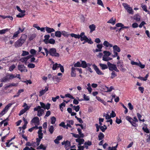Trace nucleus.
Instances as JSON below:
<instances>
[{"mask_svg":"<svg viewBox=\"0 0 150 150\" xmlns=\"http://www.w3.org/2000/svg\"><path fill=\"white\" fill-rule=\"evenodd\" d=\"M62 35H63L64 37H68L69 35L68 33L66 32L65 31H62Z\"/></svg>","mask_w":150,"mask_h":150,"instance_id":"obj_37","label":"nucleus"},{"mask_svg":"<svg viewBox=\"0 0 150 150\" xmlns=\"http://www.w3.org/2000/svg\"><path fill=\"white\" fill-rule=\"evenodd\" d=\"M112 72L111 73V76H110L111 79H113L115 77L117 76V74L115 72V71H112Z\"/></svg>","mask_w":150,"mask_h":150,"instance_id":"obj_28","label":"nucleus"},{"mask_svg":"<svg viewBox=\"0 0 150 150\" xmlns=\"http://www.w3.org/2000/svg\"><path fill=\"white\" fill-rule=\"evenodd\" d=\"M8 76L3 77L0 79V81L1 82H4L7 81L8 80Z\"/></svg>","mask_w":150,"mask_h":150,"instance_id":"obj_26","label":"nucleus"},{"mask_svg":"<svg viewBox=\"0 0 150 150\" xmlns=\"http://www.w3.org/2000/svg\"><path fill=\"white\" fill-rule=\"evenodd\" d=\"M134 18L137 22H138L140 21V16L139 14H136L134 16Z\"/></svg>","mask_w":150,"mask_h":150,"instance_id":"obj_24","label":"nucleus"},{"mask_svg":"<svg viewBox=\"0 0 150 150\" xmlns=\"http://www.w3.org/2000/svg\"><path fill=\"white\" fill-rule=\"evenodd\" d=\"M108 68L110 71H115L117 72H119V71L117 69L116 65L110 63L109 62H108L107 63Z\"/></svg>","mask_w":150,"mask_h":150,"instance_id":"obj_1","label":"nucleus"},{"mask_svg":"<svg viewBox=\"0 0 150 150\" xmlns=\"http://www.w3.org/2000/svg\"><path fill=\"white\" fill-rule=\"evenodd\" d=\"M31 122L32 123L35 124V125H38L40 124L39 118L37 117H35L32 119Z\"/></svg>","mask_w":150,"mask_h":150,"instance_id":"obj_11","label":"nucleus"},{"mask_svg":"<svg viewBox=\"0 0 150 150\" xmlns=\"http://www.w3.org/2000/svg\"><path fill=\"white\" fill-rule=\"evenodd\" d=\"M20 34V32L19 31H16L15 32L13 35L12 38L14 39L15 38H17L18 37V35Z\"/></svg>","mask_w":150,"mask_h":150,"instance_id":"obj_47","label":"nucleus"},{"mask_svg":"<svg viewBox=\"0 0 150 150\" xmlns=\"http://www.w3.org/2000/svg\"><path fill=\"white\" fill-rule=\"evenodd\" d=\"M50 55L52 57H58L59 56V53L57 52V50L55 48H51L49 50Z\"/></svg>","mask_w":150,"mask_h":150,"instance_id":"obj_4","label":"nucleus"},{"mask_svg":"<svg viewBox=\"0 0 150 150\" xmlns=\"http://www.w3.org/2000/svg\"><path fill=\"white\" fill-rule=\"evenodd\" d=\"M122 5L129 13L131 14H133L134 11L129 5L126 3H123Z\"/></svg>","mask_w":150,"mask_h":150,"instance_id":"obj_2","label":"nucleus"},{"mask_svg":"<svg viewBox=\"0 0 150 150\" xmlns=\"http://www.w3.org/2000/svg\"><path fill=\"white\" fill-rule=\"evenodd\" d=\"M96 98L98 100L102 103L104 105H106V102L105 101H104V100L101 98L100 97L96 96Z\"/></svg>","mask_w":150,"mask_h":150,"instance_id":"obj_17","label":"nucleus"},{"mask_svg":"<svg viewBox=\"0 0 150 150\" xmlns=\"http://www.w3.org/2000/svg\"><path fill=\"white\" fill-rule=\"evenodd\" d=\"M16 86V84H15L14 83H11L9 85H7L6 86L4 87V89H7L9 87H11L13 86Z\"/></svg>","mask_w":150,"mask_h":150,"instance_id":"obj_43","label":"nucleus"},{"mask_svg":"<svg viewBox=\"0 0 150 150\" xmlns=\"http://www.w3.org/2000/svg\"><path fill=\"white\" fill-rule=\"evenodd\" d=\"M8 76V80L9 79H13L16 77V76L14 75L13 74H8L7 75Z\"/></svg>","mask_w":150,"mask_h":150,"instance_id":"obj_50","label":"nucleus"},{"mask_svg":"<svg viewBox=\"0 0 150 150\" xmlns=\"http://www.w3.org/2000/svg\"><path fill=\"white\" fill-rule=\"evenodd\" d=\"M92 67L95 71L97 74L99 75H103L104 73L102 72L97 67V66L95 64H93L92 65Z\"/></svg>","mask_w":150,"mask_h":150,"instance_id":"obj_9","label":"nucleus"},{"mask_svg":"<svg viewBox=\"0 0 150 150\" xmlns=\"http://www.w3.org/2000/svg\"><path fill=\"white\" fill-rule=\"evenodd\" d=\"M113 47V51H116L117 52H120V48L117 45H115Z\"/></svg>","mask_w":150,"mask_h":150,"instance_id":"obj_18","label":"nucleus"},{"mask_svg":"<svg viewBox=\"0 0 150 150\" xmlns=\"http://www.w3.org/2000/svg\"><path fill=\"white\" fill-rule=\"evenodd\" d=\"M117 66L120 70L123 72H125L126 69L123 67L124 64L122 61L119 60L117 63Z\"/></svg>","mask_w":150,"mask_h":150,"instance_id":"obj_5","label":"nucleus"},{"mask_svg":"<svg viewBox=\"0 0 150 150\" xmlns=\"http://www.w3.org/2000/svg\"><path fill=\"white\" fill-rule=\"evenodd\" d=\"M89 28L90 29V32L92 33L95 30L96 26L94 24H92L89 26Z\"/></svg>","mask_w":150,"mask_h":150,"instance_id":"obj_19","label":"nucleus"},{"mask_svg":"<svg viewBox=\"0 0 150 150\" xmlns=\"http://www.w3.org/2000/svg\"><path fill=\"white\" fill-rule=\"evenodd\" d=\"M100 129L103 132H104L105 130L107 129V127H104L103 126H100Z\"/></svg>","mask_w":150,"mask_h":150,"instance_id":"obj_63","label":"nucleus"},{"mask_svg":"<svg viewBox=\"0 0 150 150\" xmlns=\"http://www.w3.org/2000/svg\"><path fill=\"white\" fill-rule=\"evenodd\" d=\"M59 67L60 68V70L62 72H64V67L61 64H59Z\"/></svg>","mask_w":150,"mask_h":150,"instance_id":"obj_60","label":"nucleus"},{"mask_svg":"<svg viewBox=\"0 0 150 150\" xmlns=\"http://www.w3.org/2000/svg\"><path fill=\"white\" fill-rule=\"evenodd\" d=\"M28 67L29 68H33L35 67V65L33 63H29L28 64Z\"/></svg>","mask_w":150,"mask_h":150,"instance_id":"obj_59","label":"nucleus"},{"mask_svg":"<svg viewBox=\"0 0 150 150\" xmlns=\"http://www.w3.org/2000/svg\"><path fill=\"white\" fill-rule=\"evenodd\" d=\"M81 67L83 68H86L87 67V63L85 61H82L81 63Z\"/></svg>","mask_w":150,"mask_h":150,"instance_id":"obj_31","label":"nucleus"},{"mask_svg":"<svg viewBox=\"0 0 150 150\" xmlns=\"http://www.w3.org/2000/svg\"><path fill=\"white\" fill-rule=\"evenodd\" d=\"M38 149H43V150H46V147L44 146L42 144H41L40 146L38 147L37 148Z\"/></svg>","mask_w":150,"mask_h":150,"instance_id":"obj_32","label":"nucleus"},{"mask_svg":"<svg viewBox=\"0 0 150 150\" xmlns=\"http://www.w3.org/2000/svg\"><path fill=\"white\" fill-rule=\"evenodd\" d=\"M46 92V91L44 90H42L40 91L39 96H40L44 95L45 93Z\"/></svg>","mask_w":150,"mask_h":150,"instance_id":"obj_61","label":"nucleus"},{"mask_svg":"<svg viewBox=\"0 0 150 150\" xmlns=\"http://www.w3.org/2000/svg\"><path fill=\"white\" fill-rule=\"evenodd\" d=\"M18 70L21 72H25L28 71L26 67L23 64L18 65Z\"/></svg>","mask_w":150,"mask_h":150,"instance_id":"obj_7","label":"nucleus"},{"mask_svg":"<svg viewBox=\"0 0 150 150\" xmlns=\"http://www.w3.org/2000/svg\"><path fill=\"white\" fill-rule=\"evenodd\" d=\"M55 40L52 38L50 39L47 41V44L48 43H50L51 44H54L55 43Z\"/></svg>","mask_w":150,"mask_h":150,"instance_id":"obj_40","label":"nucleus"},{"mask_svg":"<svg viewBox=\"0 0 150 150\" xmlns=\"http://www.w3.org/2000/svg\"><path fill=\"white\" fill-rule=\"evenodd\" d=\"M99 65L101 67L102 70H104L108 68V65L105 64L100 63Z\"/></svg>","mask_w":150,"mask_h":150,"instance_id":"obj_27","label":"nucleus"},{"mask_svg":"<svg viewBox=\"0 0 150 150\" xmlns=\"http://www.w3.org/2000/svg\"><path fill=\"white\" fill-rule=\"evenodd\" d=\"M116 19H115L114 20H113V18H111L110 19L107 23H110L112 24V25H114L115 23Z\"/></svg>","mask_w":150,"mask_h":150,"instance_id":"obj_30","label":"nucleus"},{"mask_svg":"<svg viewBox=\"0 0 150 150\" xmlns=\"http://www.w3.org/2000/svg\"><path fill=\"white\" fill-rule=\"evenodd\" d=\"M80 108V107L79 105H78L76 106L74 105L73 107V109L75 110L76 112H78L79 111Z\"/></svg>","mask_w":150,"mask_h":150,"instance_id":"obj_41","label":"nucleus"},{"mask_svg":"<svg viewBox=\"0 0 150 150\" xmlns=\"http://www.w3.org/2000/svg\"><path fill=\"white\" fill-rule=\"evenodd\" d=\"M38 137L40 139H42L43 138V134L42 132H38Z\"/></svg>","mask_w":150,"mask_h":150,"instance_id":"obj_57","label":"nucleus"},{"mask_svg":"<svg viewBox=\"0 0 150 150\" xmlns=\"http://www.w3.org/2000/svg\"><path fill=\"white\" fill-rule=\"evenodd\" d=\"M77 131H78V133L80 136L81 137L83 138L84 137V135L82 133L81 129L78 128L77 129Z\"/></svg>","mask_w":150,"mask_h":150,"instance_id":"obj_42","label":"nucleus"},{"mask_svg":"<svg viewBox=\"0 0 150 150\" xmlns=\"http://www.w3.org/2000/svg\"><path fill=\"white\" fill-rule=\"evenodd\" d=\"M23 53L21 54V56H24L26 55H28L29 54V52L25 50H23L22 51Z\"/></svg>","mask_w":150,"mask_h":150,"instance_id":"obj_49","label":"nucleus"},{"mask_svg":"<svg viewBox=\"0 0 150 150\" xmlns=\"http://www.w3.org/2000/svg\"><path fill=\"white\" fill-rule=\"evenodd\" d=\"M76 142L79 143V145H80L83 144L84 142V140L83 139H76Z\"/></svg>","mask_w":150,"mask_h":150,"instance_id":"obj_21","label":"nucleus"},{"mask_svg":"<svg viewBox=\"0 0 150 150\" xmlns=\"http://www.w3.org/2000/svg\"><path fill=\"white\" fill-rule=\"evenodd\" d=\"M25 28L23 27H22V28L20 27H19L17 31H19L20 32V33H22L25 30Z\"/></svg>","mask_w":150,"mask_h":150,"instance_id":"obj_54","label":"nucleus"},{"mask_svg":"<svg viewBox=\"0 0 150 150\" xmlns=\"http://www.w3.org/2000/svg\"><path fill=\"white\" fill-rule=\"evenodd\" d=\"M50 36L49 35H46L44 36L45 39L43 40L44 42L46 44H47V41H48Z\"/></svg>","mask_w":150,"mask_h":150,"instance_id":"obj_23","label":"nucleus"},{"mask_svg":"<svg viewBox=\"0 0 150 150\" xmlns=\"http://www.w3.org/2000/svg\"><path fill=\"white\" fill-rule=\"evenodd\" d=\"M20 39H18L15 43V46L16 47H21L24 43Z\"/></svg>","mask_w":150,"mask_h":150,"instance_id":"obj_12","label":"nucleus"},{"mask_svg":"<svg viewBox=\"0 0 150 150\" xmlns=\"http://www.w3.org/2000/svg\"><path fill=\"white\" fill-rule=\"evenodd\" d=\"M49 132L50 133L52 134L53 133L54 131V127L53 125H51L50 127L48 128Z\"/></svg>","mask_w":150,"mask_h":150,"instance_id":"obj_39","label":"nucleus"},{"mask_svg":"<svg viewBox=\"0 0 150 150\" xmlns=\"http://www.w3.org/2000/svg\"><path fill=\"white\" fill-rule=\"evenodd\" d=\"M23 107H25V108L20 111L19 114V116H21L23 115L26 111L28 110L30 108V107L28 106L27 104L25 103H24Z\"/></svg>","mask_w":150,"mask_h":150,"instance_id":"obj_6","label":"nucleus"},{"mask_svg":"<svg viewBox=\"0 0 150 150\" xmlns=\"http://www.w3.org/2000/svg\"><path fill=\"white\" fill-rule=\"evenodd\" d=\"M97 4L103 7H104V6L103 3L101 0H97Z\"/></svg>","mask_w":150,"mask_h":150,"instance_id":"obj_58","label":"nucleus"},{"mask_svg":"<svg viewBox=\"0 0 150 150\" xmlns=\"http://www.w3.org/2000/svg\"><path fill=\"white\" fill-rule=\"evenodd\" d=\"M12 105V103H10L8 104L5 106L3 110H4L5 111H6V112L9 107H10Z\"/></svg>","mask_w":150,"mask_h":150,"instance_id":"obj_38","label":"nucleus"},{"mask_svg":"<svg viewBox=\"0 0 150 150\" xmlns=\"http://www.w3.org/2000/svg\"><path fill=\"white\" fill-rule=\"evenodd\" d=\"M65 97H68L71 99H74V98L70 93H67L65 95Z\"/></svg>","mask_w":150,"mask_h":150,"instance_id":"obj_53","label":"nucleus"},{"mask_svg":"<svg viewBox=\"0 0 150 150\" xmlns=\"http://www.w3.org/2000/svg\"><path fill=\"white\" fill-rule=\"evenodd\" d=\"M103 53L104 54V56L108 57L111 55V53L109 51H104Z\"/></svg>","mask_w":150,"mask_h":150,"instance_id":"obj_46","label":"nucleus"},{"mask_svg":"<svg viewBox=\"0 0 150 150\" xmlns=\"http://www.w3.org/2000/svg\"><path fill=\"white\" fill-rule=\"evenodd\" d=\"M141 7L144 11L146 12H147L148 11L147 10V7L146 5H142Z\"/></svg>","mask_w":150,"mask_h":150,"instance_id":"obj_56","label":"nucleus"},{"mask_svg":"<svg viewBox=\"0 0 150 150\" xmlns=\"http://www.w3.org/2000/svg\"><path fill=\"white\" fill-rule=\"evenodd\" d=\"M27 38V35L25 34L22 35L20 38L19 39L21 40L24 43L25 41Z\"/></svg>","mask_w":150,"mask_h":150,"instance_id":"obj_16","label":"nucleus"},{"mask_svg":"<svg viewBox=\"0 0 150 150\" xmlns=\"http://www.w3.org/2000/svg\"><path fill=\"white\" fill-rule=\"evenodd\" d=\"M84 100L86 101H88L89 100V98L88 96H87L86 95L84 94L83 95Z\"/></svg>","mask_w":150,"mask_h":150,"instance_id":"obj_64","label":"nucleus"},{"mask_svg":"<svg viewBox=\"0 0 150 150\" xmlns=\"http://www.w3.org/2000/svg\"><path fill=\"white\" fill-rule=\"evenodd\" d=\"M45 29L46 31L48 33H51L52 32L55 31V30L53 28L47 26L45 27Z\"/></svg>","mask_w":150,"mask_h":150,"instance_id":"obj_14","label":"nucleus"},{"mask_svg":"<svg viewBox=\"0 0 150 150\" xmlns=\"http://www.w3.org/2000/svg\"><path fill=\"white\" fill-rule=\"evenodd\" d=\"M10 29L6 28L0 30V34H4L9 31Z\"/></svg>","mask_w":150,"mask_h":150,"instance_id":"obj_34","label":"nucleus"},{"mask_svg":"<svg viewBox=\"0 0 150 150\" xmlns=\"http://www.w3.org/2000/svg\"><path fill=\"white\" fill-rule=\"evenodd\" d=\"M70 145V142L69 141L67 140L66 141V144L64 145L66 149H68Z\"/></svg>","mask_w":150,"mask_h":150,"instance_id":"obj_33","label":"nucleus"},{"mask_svg":"<svg viewBox=\"0 0 150 150\" xmlns=\"http://www.w3.org/2000/svg\"><path fill=\"white\" fill-rule=\"evenodd\" d=\"M104 137V135L101 132H100L98 135V138L99 140H102L103 139Z\"/></svg>","mask_w":150,"mask_h":150,"instance_id":"obj_29","label":"nucleus"},{"mask_svg":"<svg viewBox=\"0 0 150 150\" xmlns=\"http://www.w3.org/2000/svg\"><path fill=\"white\" fill-rule=\"evenodd\" d=\"M34 111H38L37 115L39 117L42 115L44 112V110L41 109V107L40 106H38L35 107L34 109Z\"/></svg>","mask_w":150,"mask_h":150,"instance_id":"obj_3","label":"nucleus"},{"mask_svg":"<svg viewBox=\"0 0 150 150\" xmlns=\"http://www.w3.org/2000/svg\"><path fill=\"white\" fill-rule=\"evenodd\" d=\"M81 40L82 41L83 40L86 41V42H88V43L91 44L93 43V42L91 40V38L88 39L87 36H86L84 35H83V37H81L80 38Z\"/></svg>","mask_w":150,"mask_h":150,"instance_id":"obj_8","label":"nucleus"},{"mask_svg":"<svg viewBox=\"0 0 150 150\" xmlns=\"http://www.w3.org/2000/svg\"><path fill=\"white\" fill-rule=\"evenodd\" d=\"M71 36L72 37H74L75 38L79 39L81 38V37H83V35H85L84 32H81L80 35H76L74 33H72L70 34Z\"/></svg>","mask_w":150,"mask_h":150,"instance_id":"obj_10","label":"nucleus"},{"mask_svg":"<svg viewBox=\"0 0 150 150\" xmlns=\"http://www.w3.org/2000/svg\"><path fill=\"white\" fill-rule=\"evenodd\" d=\"M62 35V32L60 31H57L55 33V36L58 38H60Z\"/></svg>","mask_w":150,"mask_h":150,"instance_id":"obj_25","label":"nucleus"},{"mask_svg":"<svg viewBox=\"0 0 150 150\" xmlns=\"http://www.w3.org/2000/svg\"><path fill=\"white\" fill-rule=\"evenodd\" d=\"M144 126L145 127H143L142 129L143 130L144 132H146V133H149L150 131L148 129L147 127V125L145 124Z\"/></svg>","mask_w":150,"mask_h":150,"instance_id":"obj_22","label":"nucleus"},{"mask_svg":"<svg viewBox=\"0 0 150 150\" xmlns=\"http://www.w3.org/2000/svg\"><path fill=\"white\" fill-rule=\"evenodd\" d=\"M118 144H117L116 146H112L111 147L110 146H109L108 148V150H117V148Z\"/></svg>","mask_w":150,"mask_h":150,"instance_id":"obj_45","label":"nucleus"},{"mask_svg":"<svg viewBox=\"0 0 150 150\" xmlns=\"http://www.w3.org/2000/svg\"><path fill=\"white\" fill-rule=\"evenodd\" d=\"M51 124H54L55 122L56 121V118L54 117L53 116L51 118Z\"/></svg>","mask_w":150,"mask_h":150,"instance_id":"obj_52","label":"nucleus"},{"mask_svg":"<svg viewBox=\"0 0 150 150\" xmlns=\"http://www.w3.org/2000/svg\"><path fill=\"white\" fill-rule=\"evenodd\" d=\"M51 104L49 103H47V104L45 105V108H44V109H47V110H48L50 108Z\"/></svg>","mask_w":150,"mask_h":150,"instance_id":"obj_51","label":"nucleus"},{"mask_svg":"<svg viewBox=\"0 0 150 150\" xmlns=\"http://www.w3.org/2000/svg\"><path fill=\"white\" fill-rule=\"evenodd\" d=\"M126 119L131 124L133 122V119L129 116H126Z\"/></svg>","mask_w":150,"mask_h":150,"instance_id":"obj_35","label":"nucleus"},{"mask_svg":"<svg viewBox=\"0 0 150 150\" xmlns=\"http://www.w3.org/2000/svg\"><path fill=\"white\" fill-rule=\"evenodd\" d=\"M76 68L72 67L71 68V76L72 77H75L76 76V74L75 71Z\"/></svg>","mask_w":150,"mask_h":150,"instance_id":"obj_13","label":"nucleus"},{"mask_svg":"<svg viewBox=\"0 0 150 150\" xmlns=\"http://www.w3.org/2000/svg\"><path fill=\"white\" fill-rule=\"evenodd\" d=\"M92 145V142L90 141H88L87 142H86L84 144V145H87L88 146H90Z\"/></svg>","mask_w":150,"mask_h":150,"instance_id":"obj_62","label":"nucleus"},{"mask_svg":"<svg viewBox=\"0 0 150 150\" xmlns=\"http://www.w3.org/2000/svg\"><path fill=\"white\" fill-rule=\"evenodd\" d=\"M65 105H66L65 103H64L63 102L62 103H61L59 105L60 108L62 112H63V107L65 106Z\"/></svg>","mask_w":150,"mask_h":150,"instance_id":"obj_44","label":"nucleus"},{"mask_svg":"<svg viewBox=\"0 0 150 150\" xmlns=\"http://www.w3.org/2000/svg\"><path fill=\"white\" fill-rule=\"evenodd\" d=\"M74 67H81V64L79 62H78L74 64Z\"/></svg>","mask_w":150,"mask_h":150,"instance_id":"obj_55","label":"nucleus"},{"mask_svg":"<svg viewBox=\"0 0 150 150\" xmlns=\"http://www.w3.org/2000/svg\"><path fill=\"white\" fill-rule=\"evenodd\" d=\"M103 45L106 47H112V45L111 44H110L107 41H104L103 43Z\"/></svg>","mask_w":150,"mask_h":150,"instance_id":"obj_20","label":"nucleus"},{"mask_svg":"<svg viewBox=\"0 0 150 150\" xmlns=\"http://www.w3.org/2000/svg\"><path fill=\"white\" fill-rule=\"evenodd\" d=\"M58 68H59V64L57 63H55V64L53 65L52 69L53 70H54L57 69Z\"/></svg>","mask_w":150,"mask_h":150,"instance_id":"obj_36","label":"nucleus"},{"mask_svg":"<svg viewBox=\"0 0 150 150\" xmlns=\"http://www.w3.org/2000/svg\"><path fill=\"white\" fill-rule=\"evenodd\" d=\"M52 79L53 81H56L57 83H59L61 80V78L58 77L57 76H53L52 77Z\"/></svg>","mask_w":150,"mask_h":150,"instance_id":"obj_15","label":"nucleus"},{"mask_svg":"<svg viewBox=\"0 0 150 150\" xmlns=\"http://www.w3.org/2000/svg\"><path fill=\"white\" fill-rule=\"evenodd\" d=\"M32 142V143H30V142H28L26 143L25 145L27 146H33V144H36V143L35 142Z\"/></svg>","mask_w":150,"mask_h":150,"instance_id":"obj_48","label":"nucleus"}]
</instances>
